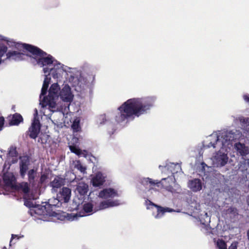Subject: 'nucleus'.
<instances>
[{"instance_id": "obj_32", "label": "nucleus", "mask_w": 249, "mask_h": 249, "mask_svg": "<svg viewBox=\"0 0 249 249\" xmlns=\"http://www.w3.org/2000/svg\"><path fill=\"white\" fill-rule=\"evenodd\" d=\"M84 216V215H81L80 214H78V216L82 217ZM78 216V214H75L73 213H71L70 214H68V218L70 220H74L77 219V217Z\"/></svg>"}, {"instance_id": "obj_41", "label": "nucleus", "mask_w": 249, "mask_h": 249, "mask_svg": "<svg viewBox=\"0 0 249 249\" xmlns=\"http://www.w3.org/2000/svg\"><path fill=\"white\" fill-rule=\"evenodd\" d=\"M101 117H102V119H103V120H104V119H105V116H104V115L102 116H101Z\"/></svg>"}, {"instance_id": "obj_27", "label": "nucleus", "mask_w": 249, "mask_h": 249, "mask_svg": "<svg viewBox=\"0 0 249 249\" xmlns=\"http://www.w3.org/2000/svg\"><path fill=\"white\" fill-rule=\"evenodd\" d=\"M199 219L200 222L203 224H205L210 221V218L206 213H205L203 215L201 214Z\"/></svg>"}, {"instance_id": "obj_29", "label": "nucleus", "mask_w": 249, "mask_h": 249, "mask_svg": "<svg viewBox=\"0 0 249 249\" xmlns=\"http://www.w3.org/2000/svg\"><path fill=\"white\" fill-rule=\"evenodd\" d=\"M69 148L71 152L75 153L78 156H80L82 153V151L76 146L70 145Z\"/></svg>"}, {"instance_id": "obj_37", "label": "nucleus", "mask_w": 249, "mask_h": 249, "mask_svg": "<svg viewBox=\"0 0 249 249\" xmlns=\"http://www.w3.org/2000/svg\"><path fill=\"white\" fill-rule=\"evenodd\" d=\"M243 99L246 103L249 104V94L244 95Z\"/></svg>"}, {"instance_id": "obj_10", "label": "nucleus", "mask_w": 249, "mask_h": 249, "mask_svg": "<svg viewBox=\"0 0 249 249\" xmlns=\"http://www.w3.org/2000/svg\"><path fill=\"white\" fill-rule=\"evenodd\" d=\"M144 204L147 209H151L153 207L157 208V214L154 215V217L157 219L162 217L166 212H172L174 211L172 209L167 207L163 208L158 206L147 199L145 200Z\"/></svg>"}, {"instance_id": "obj_28", "label": "nucleus", "mask_w": 249, "mask_h": 249, "mask_svg": "<svg viewBox=\"0 0 249 249\" xmlns=\"http://www.w3.org/2000/svg\"><path fill=\"white\" fill-rule=\"evenodd\" d=\"M79 123L80 120L78 119H76L74 120L71 125V127L73 129V131L75 132H78L79 130Z\"/></svg>"}, {"instance_id": "obj_26", "label": "nucleus", "mask_w": 249, "mask_h": 249, "mask_svg": "<svg viewBox=\"0 0 249 249\" xmlns=\"http://www.w3.org/2000/svg\"><path fill=\"white\" fill-rule=\"evenodd\" d=\"M74 168L80 171L81 173L84 174L86 173V168L83 166L79 160H75L73 161Z\"/></svg>"}, {"instance_id": "obj_20", "label": "nucleus", "mask_w": 249, "mask_h": 249, "mask_svg": "<svg viewBox=\"0 0 249 249\" xmlns=\"http://www.w3.org/2000/svg\"><path fill=\"white\" fill-rule=\"evenodd\" d=\"M7 58L16 61H19L25 58V54L23 52L12 51L6 53Z\"/></svg>"}, {"instance_id": "obj_35", "label": "nucleus", "mask_w": 249, "mask_h": 249, "mask_svg": "<svg viewBox=\"0 0 249 249\" xmlns=\"http://www.w3.org/2000/svg\"><path fill=\"white\" fill-rule=\"evenodd\" d=\"M237 243L236 242L232 243L229 247L228 249H237Z\"/></svg>"}, {"instance_id": "obj_14", "label": "nucleus", "mask_w": 249, "mask_h": 249, "mask_svg": "<svg viewBox=\"0 0 249 249\" xmlns=\"http://www.w3.org/2000/svg\"><path fill=\"white\" fill-rule=\"evenodd\" d=\"M30 164L29 159L27 156L20 157L19 159V173L22 178H24Z\"/></svg>"}, {"instance_id": "obj_19", "label": "nucleus", "mask_w": 249, "mask_h": 249, "mask_svg": "<svg viewBox=\"0 0 249 249\" xmlns=\"http://www.w3.org/2000/svg\"><path fill=\"white\" fill-rule=\"evenodd\" d=\"M88 191V185L83 181H80L76 185L75 193L76 194H79L80 196H84L87 195Z\"/></svg>"}, {"instance_id": "obj_17", "label": "nucleus", "mask_w": 249, "mask_h": 249, "mask_svg": "<svg viewBox=\"0 0 249 249\" xmlns=\"http://www.w3.org/2000/svg\"><path fill=\"white\" fill-rule=\"evenodd\" d=\"M105 181V176L99 172L96 173L92 178L91 183L94 187H99L102 185Z\"/></svg>"}, {"instance_id": "obj_40", "label": "nucleus", "mask_w": 249, "mask_h": 249, "mask_svg": "<svg viewBox=\"0 0 249 249\" xmlns=\"http://www.w3.org/2000/svg\"><path fill=\"white\" fill-rule=\"evenodd\" d=\"M247 235H248V239L249 240V230L247 232Z\"/></svg>"}, {"instance_id": "obj_1", "label": "nucleus", "mask_w": 249, "mask_h": 249, "mask_svg": "<svg viewBox=\"0 0 249 249\" xmlns=\"http://www.w3.org/2000/svg\"><path fill=\"white\" fill-rule=\"evenodd\" d=\"M40 52L38 53L36 57L33 58L32 63L43 68L45 78L42 88V94L48 89L51 83V76L57 81H60L64 73L68 82L77 91L81 92L89 87V81L81 71L58 62L52 56L47 54L41 50Z\"/></svg>"}, {"instance_id": "obj_6", "label": "nucleus", "mask_w": 249, "mask_h": 249, "mask_svg": "<svg viewBox=\"0 0 249 249\" xmlns=\"http://www.w3.org/2000/svg\"><path fill=\"white\" fill-rule=\"evenodd\" d=\"M61 90L57 83L52 84L49 90V94L47 97L44 96L46 92L42 94V91L40 95V105L41 106V111L44 115L48 116L54 124L58 123L60 119H55L54 117L59 116L61 118L64 115V112L57 111L58 107L56 104V101L59 97V93Z\"/></svg>"}, {"instance_id": "obj_39", "label": "nucleus", "mask_w": 249, "mask_h": 249, "mask_svg": "<svg viewBox=\"0 0 249 249\" xmlns=\"http://www.w3.org/2000/svg\"><path fill=\"white\" fill-rule=\"evenodd\" d=\"M201 164H202V167H203V168L204 169L205 166H206V167H208L207 166V165L205 163H204V162H202Z\"/></svg>"}, {"instance_id": "obj_21", "label": "nucleus", "mask_w": 249, "mask_h": 249, "mask_svg": "<svg viewBox=\"0 0 249 249\" xmlns=\"http://www.w3.org/2000/svg\"><path fill=\"white\" fill-rule=\"evenodd\" d=\"M3 181L4 183L7 186L14 187V181L15 179L14 175L10 173L4 174L3 175Z\"/></svg>"}, {"instance_id": "obj_38", "label": "nucleus", "mask_w": 249, "mask_h": 249, "mask_svg": "<svg viewBox=\"0 0 249 249\" xmlns=\"http://www.w3.org/2000/svg\"><path fill=\"white\" fill-rule=\"evenodd\" d=\"M18 236L17 235H16V234H12V237H11V240L10 241V243L12 242L13 240L17 237Z\"/></svg>"}, {"instance_id": "obj_2", "label": "nucleus", "mask_w": 249, "mask_h": 249, "mask_svg": "<svg viewBox=\"0 0 249 249\" xmlns=\"http://www.w3.org/2000/svg\"><path fill=\"white\" fill-rule=\"evenodd\" d=\"M242 136L239 130H222L213 133L207 136L202 142V147L199 154L210 151L215 153L211 158L213 165L217 167L225 166L228 162L229 158L227 153L233 146V142L239 140Z\"/></svg>"}, {"instance_id": "obj_3", "label": "nucleus", "mask_w": 249, "mask_h": 249, "mask_svg": "<svg viewBox=\"0 0 249 249\" xmlns=\"http://www.w3.org/2000/svg\"><path fill=\"white\" fill-rule=\"evenodd\" d=\"M15 189L23 194L24 200V205L31 208V213L36 214L39 216L38 219L43 221H49L48 217L55 216L56 213L54 209L55 207H60L63 203L57 196V198H52L49 199L48 202H42L41 205L37 204L35 200L38 198V193H34L31 192L28 183L22 182L16 184Z\"/></svg>"}, {"instance_id": "obj_8", "label": "nucleus", "mask_w": 249, "mask_h": 249, "mask_svg": "<svg viewBox=\"0 0 249 249\" xmlns=\"http://www.w3.org/2000/svg\"><path fill=\"white\" fill-rule=\"evenodd\" d=\"M0 40L6 41L7 45L9 47H15L17 50L21 51V49H25L32 54L30 57V60L32 63L34 57H36L38 52H41V50L38 48L26 44H21L17 43L13 39L8 38L7 37L0 35Z\"/></svg>"}, {"instance_id": "obj_31", "label": "nucleus", "mask_w": 249, "mask_h": 249, "mask_svg": "<svg viewBox=\"0 0 249 249\" xmlns=\"http://www.w3.org/2000/svg\"><path fill=\"white\" fill-rule=\"evenodd\" d=\"M48 138L49 136L47 135H41L38 139V142H40L42 144H45L47 142Z\"/></svg>"}, {"instance_id": "obj_24", "label": "nucleus", "mask_w": 249, "mask_h": 249, "mask_svg": "<svg viewBox=\"0 0 249 249\" xmlns=\"http://www.w3.org/2000/svg\"><path fill=\"white\" fill-rule=\"evenodd\" d=\"M64 183V180L63 178L56 177L51 182V185L53 188H58L60 187Z\"/></svg>"}, {"instance_id": "obj_11", "label": "nucleus", "mask_w": 249, "mask_h": 249, "mask_svg": "<svg viewBox=\"0 0 249 249\" xmlns=\"http://www.w3.org/2000/svg\"><path fill=\"white\" fill-rule=\"evenodd\" d=\"M34 114V118L32 123L31 126L29 127L28 134L31 138L36 139L38 135L40 130V124L38 119L36 118L37 111L36 109Z\"/></svg>"}, {"instance_id": "obj_13", "label": "nucleus", "mask_w": 249, "mask_h": 249, "mask_svg": "<svg viewBox=\"0 0 249 249\" xmlns=\"http://www.w3.org/2000/svg\"><path fill=\"white\" fill-rule=\"evenodd\" d=\"M233 121L235 124H240L244 133L249 136V118L242 116L233 117Z\"/></svg>"}, {"instance_id": "obj_4", "label": "nucleus", "mask_w": 249, "mask_h": 249, "mask_svg": "<svg viewBox=\"0 0 249 249\" xmlns=\"http://www.w3.org/2000/svg\"><path fill=\"white\" fill-rule=\"evenodd\" d=\"M156 99V96H149L127 100L118 107L114 117L116 122L124 125L135 117L148 113Z\"/></svg>"}, {"instance_id": "obj_36", "label": "nucleus", "mask_w": 249, "mask_h": 249, "mask_svg": "<svg viewBox=\"0 0 249 249\" xmlns=\"http://www.w3.org/2000/svg\"><path fill=\"white\" fill-rule=\"evenodd\" d=\"M4 119L2 117H0V131L2 129L3 125L4 124Z\"/></svg>"}, {"instance_id": "obj_9", "label": "nucleus", "mask_w": 249, "mask_h": 249, "mask_svg": "<svg viewBox=\"0 0 249 249\" xmlns=\"http://www.w3.org/2000/svg\"><path fill=\"white\" fill-rule=\"evenodd\" d=\"M60 99L64 102L67 103L68 106L65 107L64 110L66 112L69 109V105L72 101L74 95L71 91L70 86L68 84H64L59 93Z\"/></svg>"}, {"instance_id": "obj_22", "label": "nucleus", "mask_w": 249, "mask_h": 249, "mask_svg": "<svg viewBox=\"0 0 249 249\" xmlns=\"http://www.w3.org/2000/svg\"><path fill=\"white\" fill-rule=\"evenodd\" d=\"M226 218L232 219L237 214V210L233 207H231L227 209L224 213Z\"/></svg>"}, {"instance_id": "obj_42", "label": "nucleus", "mask_w": 249, "mask_h": 249, "mask_svg": "<svg viewBox=\"0 0 249 249\" xmlns=\"http://www.w3.org/2000/svg\"><path fill=\"white\" fill-rule=\"evenodd\" d=\"M6 249V248H5V247H4V248H3V249Z\"/></svg>"}, {"instance_id": "obj_23", "label": "nucleus", "mask_w": 249, "mask_h": 249, "mask_svg": "<svg viewBox=\"0 0 249 249\" xmlns=\"http://www.w3.org/2000/svg\"><path fill=\"white\" fill-rule=\"evenodd\" d=\"M98 208V206L97 207H95L94 209L93 207V204L90 202H88L85 203L83 205V209L86 213L90 214L92 213L93 212H95L98 210L95 211L96 209ZM89 215V214H88Z\"/></svg>"}, {"instance_id": "obj_12", "label": "nucleus", "mask_w": 249, "mask_h": 249, "mask_svg": "<svg viewBox=\"0 0 249 249\" xmlns=\"http://www.w3.org/2000/svg\"><path fill=\"white\" fill-rule=\"evenodd\" d=\"M28 180L30 185L34 188L36 191L39 187V182L38 181L39 174L36 169H32L28 171L27 173ZM37 193L36 192L35 193Z\"/></svg>"}, {"instance_id": "obj_7", "label": "nucleus", "mask_w": 249, "mask_h": 249, "mask_svg": "<svg viewBox=\"0 0 249 249\" xmlns=\"http://www.w3.org/2000/svg\"><path fill=\"white\" fill-rule=\"evenodd\" d=\"M120 196L118 191L112 188H107L100 191L98 196L105 199L101 201L98 205V208L96 210H102L109 207L117 206L121 204L119 199H113Z\"/></svg>"}, {"instance_id": "obj_5", "label": "nucleus", "mask_w": 249, "mask_h": 249, "mask_svg": "<svg viewBox=\"0 0 249 249\" xmlns=\"http://www.w3.org/2000/svg\"><path fill=\"white\" fill-rule=\"evenodd\" d=\"M163 175H168V177L163 178L160 180H155L149 178H142L140 183L144 186H148V192L151 194L158 192L156 187L163 188L172 194L179 193L181 189L178 184L176 183L174 175L181 173V168L179 163H169L164 166H159Z\"/></svg>"}, {"instance_id": "obj_16", "label": "nucleus", "mask_w": 249, "mask_h": 249, "mask_svg": "<svg viewBox=\"0 0 249 249\" xmlns=\"http://www.w3.org/2000/svg\"><path fill=\"white\" fill-rule=\"evenodd\" d=\"M188 187L193 192H197L202 189V182L200 179L194 178L188 181Z\"/></svg>"}, {"instance_id": "obj_43", "label": "nucleus", "mask_w": 249, "mask_h": 249, "mask_svg": "<svg viewBox=\"0 0 249 249\" xmlns=\"http://www.w3.org/2000/svg\"><path fill=\"white\" fill-rule=\"evenodd\" d=\"M1 63V59H0V63Z\"/></svg>"}, {"instance_id": "obj_15", "label": "nucleus", "mask_w": 249, "mask_h": 249, "mask_svg": "<svg viewBox=\"0 0 249 249\" xmlns=\"http://www.w3.org/2000/svg\"><path fill=\"white\" fill-rule=\"evenodd\" d=\"M234 148L243 159L249 160V148L248 146L239 142L235 143Z\"/></svg>"}, {"instance_id": "obj_33", "label": "nucleus", "mask_w": 249, "mask_h": 249, "mask_svg": "<svg viewBox=\"0 0 249 249\" xmlns=\"http://www.w3.org/2000/svg\"><path fill=\"white\" fill-rule=\"evenodd\" d=\"M9 156L12 157H17V152L16 149L14 148H10L9 152Z\"/></svg>"}, {"instance_id": "obj_34", "label": "nucleus", "mask_w": 249, "mask_h": 249, "mask_svg": "<svg viewBox=\"0 0 249 249\" xmlns=\"http://www.w3.org/2000/svg\"><path fill=\"white\" fill-rule=\"evenodd\" d=\"M46 178V176L45 175H42L40 178H38V181L39 182V186L40 185L43 183V182L45 181Z\"/></svg>"}, {"instance_id": "obj_25", "label": "nucleus", "mask_w": 249, "mask_h": 249, "mask_svg": "<svg viewBox=\"0 0 249 249\" xmlns=\"http://www.w3.org/2000/svg\"><path fill=\"white\" fill-rule=\"evenodd\" d=\"M22 121L21 115L19 114L16 113L13 115L12 120L10 122L11 125H18Z\"/></svg>"}, {"instance_id": "obj_18", "label": "nucleus", "mask_w": 249, "mask_h": 249, "mask_svg": "<svg viewBox=\"0 0 249 249\" xmlns=\"http://www.w3.org/2000/svg\"><path fill=\"white\" fill-rule=\"evenodd\" d=\"M71 196V190L67 187H63L59 193L57 194L58 197L63 202L67 203L70 200Z\"/></svg>"}, {"instance_id": "obj_30", "label": "nucleus", "mask_w": 249, "mask_h": 249, "mask_svg": "<svg viewBox=\"0 0 249 249\" xmlns=\"http://www.w3.org/2000/svg\"><path fill=\"white\" fill-rule=\"evenodd\" d=\"M216 244L219 249H227L226 243L222 240L218 239Z\"/></svg>"}]
</instances>
